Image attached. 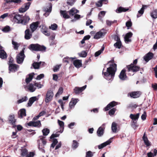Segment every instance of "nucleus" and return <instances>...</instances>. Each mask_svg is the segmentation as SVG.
Wrapping results in <instances>:
<instances>
[{
    "label": "nucleus",
    "instance_id": "9b49d317",
    "mask_svg": "<svg viewBox=\"0 0 157 157\" xmlns=\"http://www.w3.org/2000/svg\"><path fill=\"white\" fill-rule=\"evenodd\" d=\"M28 126H30L40 127L41 124L40 121H37L36 122L33 121H30L27 123Z\"/></svg>",
    "mask_w": 157,
    "mask_h": 157
},
{
    "label": "nucleus",
    "instance_id": "423d86ee",
    "mask_svg": "<svg viewBox=\"0 0 157 157\" xmlns=\"http://www.w3.org/2000/svg\"><path fill=\"white\" fill-rule=\"evenodd\" d=\"M127 67L128 71H132L133 72H136L138 71L140 69L139 67L136 66L132 63L128 66Z\"/></svg>",
    "mask_w": 157,
    "mask_h": 157
},
{
    "label": "nucleus",
    "instance_id": "8fccbe9b",
    "mask_svg": "<svg viewBox=\"0 0 157 157\" xmlns=\"http://www.w3.org/2000/svg\"><path fill=\"white\" fill-rule=\"evenodd\" d=\"M78 54L80 57H85L87 56V53L85 51H82Z\"/></svg>",
    "mask_w": 157,
    "mask_h": 157
},
{
    "label": "nucleus",
    "instance_id": "13d9d810",
    "mask_svg": "<svg viewBox=\"0 0 157 157\" xmlns=\"http://www.w3.org/2000/svg\"><path fill=\"white\" fill-rule=\"evenodd\" d=\"M34 85L35 86L37 87L38 89L40 88L43 86V85L40 84V83H35Z\"/></svg>",
    "mask_w": 157,
    "mask_h": 157
},
{
    "label": "nucleus",
    "instance_id": "338daca9",
    "mask_svg": "<svg viewBox=\"0 0 157 157\" xmlns=\"http://www.w3.org/2000/svg\"><path fill=\"white\" fill-rule=\"evenodd\" d=\"M152 87L154 90H157V84L155 83L152 85Z\"/></svg>",
    "mask_w": 157,
    "mask_h": 157
},
{
    "label": "nucleus",
    "instance_id": "2f4dec72",
    "mask_svg": "<svg viewBox=\"0 0 157 157\" xmlns=\"http://www.w3.org/2000/svg\"><path fill=\"white\" fill-rule=\"evenodd\" d=\"M151 17L154 19L157 18V9L153 10L151 13Z\"/></svg>",
    "mask_w": 157,
    "mask_h": 157
},
{
    "label": "nucleus",
    "instance_id": "58836bf2",
    "mask_svg": "<svg viewBox=\"0 0 157 157\" xmlns=\"http://www.w3.org/2000/svg\"><path fill=\"white\" fill-rule=\"evenodd\" d=\"M12 44L13 45L14 48L15 50H17L18 48L20 45V44L17 43L16 42L14 41L13 40H12Z\"/></svg>",
    "mask_w": 157,
    "mask_h": 157
},
{
    "label": "nucleus",
    "instance_id": "0e129e2a",
    "mask_svg": "<svg viewBox=\"0 0 157 157\" xmlns=\"http://www.w3.org/2000/svg\"><path fill=\"white\" fill-rule=\"evenodd\" d=\"M44 76V75L43 74H42L38 75L36 77V79L37 80H40L41 79L43 78Z\"/></svg>",
    "mask_w": 157,
    "mask_h": 157
},
{
    "label": "nucleus",
    "instance_id": "4be33fe9",
    "mask_svg": "<svg viewBox=\"0 0 157 157\" xmlns=\"http://www.w3.org/2000/svg\"><path fill=\"white\" fill-rule=\"evenodd\" d=\"M117 105V102L114 101H113L109 103L105 108V111H106L109 110L112 107Z\"/></svg>",
    "mask_w": 157,
    "mask_h": 157
},
{
    "label": "nucleus",
    "instance_id": "c9c22d12",
    "mask_svg": "<svg viewBox=\"0 0 157 157\" xmlns=\"http://www.w3.org/2000/svg\"><path fill=\"white\" fill-rule=\"evenodd\" d=\"M60 14L63 18L67 19L70 18V16L68 15L66 11H60Z\"/></svg>",
    "mask_w": 157,
    "mask_h": 157
},
{
    "label": "nucleus",
    "instance_id": "393cba45",
    "mask_svg": "<svg viewBox=\"0 0 157 157\" xmlns=\"http://www.w3.org/2000/svg\"><path fill=\"white\" fill-rule=\"evenodd\" d=\"M140 95L139 92H133L130 93V96L133 98H136L139 97Z\"/></svg>",
    "mask_w": 157,
    "mask_h": 157
},
{
    "label": "nucleus",
    "instance_id": "052dcab7",
    "mask_svg": "<svg viewBox=\"0 0 157 157\" xmlns=\"http://www.w3.org/2000/svg\"><path fill=\"white\" fill-rule=\"evenodd\" d=\"M102 3L101 0H100L96 3V5L98 7H101L102 5Z\"/></svg>",
    "mask_w": 157,
    "mask_h": 157
},
{
    "label": "nucleus",
    "instance_id": "4c0bfd02",
    "mask_svg": "<svg viewBox=\"0 0 157 157\" xmlns=\"http://www.w3.org/2000/svg\"><path fill=\"white\" fill-rule=\"evenodd\" d=\"M139 115L140 114L139 113L135 115L131 114L130 115V117L132 120H136L139 118Z\"/></svg>",
    "mask_w": 157,
    "mask_h": 157
},
{
    "label": "nucleus",
    "instance_id": "412c9836",
    "mask_svg": "<svg viewBox=\"0 0 157 157\" xmlns=\"http://www.w3.org/2000/svg\"><path fill=\"white\" fill-rule=\"evenodd\" d=\"M132 35V33L131 32H129L127 33L124 37V40L125 42L128 43L131 41L129 38H131Z\"/></svg>",
    "mask_w": 157,
    "mask_h": 157
},
{
    "label": "nucleus",
    "instance_id": "7ed1b4c3",
    "mask_svg": "<svg viewBox=\"0 0 157 157\" xmlns=\"http://www.w3.org/2000/svg\"><path fill=\"white\" fill-rule=\"evenodd\" d=\"M24 49L25 48H23L17 56V61L19 64L21 63L24 60L25 57V55L24 54Z\"/></svg>",
    "mask_w": 157,
    "mask_h": 157
},
{
    "label": "nucleus",
    "instance_id": "cd10ccee",
    "mask_svg": "<svg viewBox=\"0 0 157 157\" xmlns=\"http://www.w3.org/2000/svg\"><path fill=\"white\" fill-rule=\"evenodd\" d=\"M145 133L143 137V139L145 145H146L147 146H148L150 145V144L147 137L145 136Z\"/></svg>",
    "mask_w": 157,
    "mask_h": 157
},
{
    "label": "nucleus",
    "instance_id": "f8f14e48",
    "mask_svg": "<svg viewBox=\"0 0 157 157\" xmlns=\"http://www.w3.org/2000/svg\"><path fill=\"white\" fill-rule=\"evenodd\" d=\"M105 124H104L98 129L97 131V134L99 136H101L103 135L104 130L105 128Z\"/></svg>",
    "mask_w": 157,
    "mask_h": 157
},
{
    "label": "nucleus",
    "instance_id": "a211bd4d",
    "mask_svg": "<svg viewBox=\"0 0 157 157\" xmlns=\"http://www.w3.org/2000/svg\"><path fill=\"white\" fill-rule=\"evenodd\" d=\"M18 68V66L15 64H10L9 66V70L12 72L17 71Z\"/></svg>",
    "mask_w": 157,
    "mask_h": 157
},
{
    "label": "nucleus",
    "instance_id": "de8ad7c7",
    "mask_svg": "<svg viewBox=\"0 0 157 157\" xmlns=\"http://www.w3.org/2000/svg\"><path fill=\"white\" fill-rule=\"evenodd\" d=\"M33 66L34 68L36 69H38L39 68L40 66V62H34L33 63Z\"/></svg>",
    "mask_w": 157,
    "mask_h": 157
},
{
    "label": "nucleus",
    "instance_id": "5701e85b",
    "mask_svg": "<svg viewBox=\"0 0 157 157\" xmlns=\"http://www.w3.org/2000/svg\"><path fill=\"white\" fill-rule=\"evenodd\" d=\"M125 70L123 69L122 70L119 75L120 78L122 80H125L127 77L125 74Z\"/></svg>",
    "mask_w": 157,
    "mask_h": 157
},
{
    "label": "nucleus",
    "instance_id": "bf43d9fd",
    "mask_svg": "<svg viewBox=\"0 0 157 157\" xmlns=\"http://www.w3.org/2000/svg\"><path fill=\"white\" fill-rule=\"evenodd\" d=\"M116 109L115 108H113L110 110H109V114L110 115H113L115 111H116Z\"/></svg>",
    "mask_w": 157,
    "mask_h": 157
},
{
    "label": "nucleus",
    "instance_id": "37998d69",
    "mask_svg": "<svg viewBox=\"0 0 157 157\" xmlns=\"http://www.w3.org/2000/svg\"><path fill=\"white\" fill-rule=\"evenodd\" d=\"M28 153V151L26 149H22L21 150V155L23 156H26Z\"/></svg>",
    "mask_w": 157,
    "mask_h": 157
},
{
    "label": "nucleus",
    "instance_id": "f704fd0d",
    "mask_svg": "<svg viewBox=\"0 0 157 157\" xmlns=\"http://www.w3.org/2000/svg\"><path fill=\"white\" fill-rule=\"evenodd\" d=\"M128 10V9H126L122 7H120L116 10V12L117 13H120L122 12H126Z\"/></svg>",
    "mask_w": 157,
    "mask_h": 157
},
{
    "label": "nucleus",
    "instance_id": "680f3d73",
    "mask_svg": "<svg viewBox=\"0 0 157 157\" xmlns=\"http://www.w3.org/2000/svg\"><path fill=\"white\" fill-rule=\"evenodd\" d=\"M75 0H67V3L71 6L75 2Z\"/></svg>",
    "mask_w": 157,
    "mask_h": 157
},
{
    "label": "nucleus",
    "instance_id": "a19ab883",
    "mask_svg": "<svg viewBox=\"0 0 157 157\" xmlns=\"http://www.w3.org/2000/svg\"><path fill=\"white\" fill-rule=\"evenodd\" d=\"M42 132L43 136H46L49 133V130L47 128H44L42 130Z\"/></svg>",
    "mask_w": 157,
    "mask_h": 157
},
{
    "label": "nucleus",
    "instance_id": "1a4fd4ad",
    "mask_svg": "<svg viewBox=\"0 0 157 157\" xmlns=\"http://www.w3.org/2000/svg\"><path fill=\"white\" fill-rule=\"evenodd\" d=\"M39 24V22L37 21L33 22L30 25V28L32 33H33L37 29Z\"/></svg>",
    "mask_w": 157,
    "mask_h": 157
},
{
    "label": "nucleus",
    "instance_id": "e2e57ef3",
    "mask_svg": "<svg viewBox=\"0 0 157 157\" xmlns=\"http://www.w3.org/2000/svg\"><path fill=\"white\" fill-rule=\"evenodd\" d=\"M60 65H57L56 66L53 68V71L54 72L57 71L59 69Z\"/></svg>",
    "mask_w": 157,
    "mask_h": 157
},
{
    "label": "nucleus",
    "instance_id": "c03bdc74",
    "mask_svg": "<svg viewBox=\"0 0 157 157\" xmlns=\"http://www.w3.org/2000/svg\"><path fill=\"white\" fill-rule=\"evenodd\" d=\"M104 49V47H103L102 48L99 50L98 51L96 52L95 53V56H99L102 53V52L103 51Z\"/></svg>",
    "mask_w": 157,
    "mask_h": 157
},
{
    "label": "nucleus",
    "instance_id": "49530a36",
    "mask_svg": "<svg viewBox=\"0 0 157 157\" xmlns=\"http://www.w3.org/2000/svg\"><path fill=\"white\" fill-rule=\"evenodd\" d=\"M78 143L75 140L73 141V143L72 144V147L73 149H75L77 148L78 146Z\"/></svg>",
    "mask_w": 157,
    "mask_h": 157
},
{
    "label": "nucleus",
    "instance_id": "20e7f679",
    "mask_svg": "<svg viewBox=\"0 0 157 157\" xmlns=\"http://www.w3.org/2000/svg\"><path fill=\"white\" fill-rule=\"evenodd\" d=\"M54 95L53 92L52 90H48L46 94V97L45 99V101L46 103H48L52 101Z\"/></svg>",
    "mask_w": 157,
    "mask_h": 157
},
{
    "label": "nucleus",
    "instance_id": "603ef678",
    "mask_svg": "<svg viewBox=\"0 0 157 157\" xmlns=\"http://www.w3.org/2000/svg\"><path fill=\"white\" fill-rule=\"evenodd\" d=\"M57 27V25L56 24H54L52 25L51 26H49V29L53 30H55L56 29Z\"/></svg>",
    "mask_w": 157,
    "mask_h": 157
},
{
    "label": "nucleus",
    "instance_id": "6e6d98bb",
    "mask_svg": "<svg viewBox=\"0 0 157 157\" xmlns=\"http://www.w3.org/2000/svg\"><path fill=\"white\" fill-rule=\"evenodd\" d=\"M10 30V28L9 26H6L2 29V31L6 33L9 31Z\"/></svg>",
    "mask_w": 157,
    "mask_h": 157
},
{
    "label": "nucleus",
    "instance_id": "bb28decb",
    "mask_svg": "<svg viewBox=\"0 0 157 157\" xmlns=\"http://www.w3.org/2000/svg\"><path fill=\"white\" fill-rule=\"evenodd\" d=\"M9 121L12 124L14 125L16 122V120L14 119V115H10L9 117Z\"/></svg>",
    "mask_w": 157,
    "mask_h": 157
},
{
    "label": "nucleus",
    "instance_id": "6e6552de",
    "mask_svg": "<svg viewBox=\"0 0 157 157\" xmlns=\"http://www.w3.org/2000/svg\"><path fill=\"white\" fill-rule=\"evenodd\" d=\"M30 18L29 16L26 14L24 16H22L21 24L24 25H25L29 22Z\"/></svg>",
    "mask_w": 157,
    "mask_h": 157
},
{
    "label": "nucleus",
    "instance_id": "3c124183",
    "mask_svg": "<svg viewBox=\"0 0 157 157\" xmlns=\"http://www.w3.org/2000/svg\"><path fill=\"white\" fill-rule=\"evenodd\" d=\"M28 99L27 97L25 96L24 97L22 98L21 99H19L18 100L17 102L18 103H20L24 101H26Z\"/></svg>",
    "mask_w": 157,
    "mask_h": 157
},
{
    "label": "nucleus",
    "instance_id": "f03ea898",
    "mask_svg": "<svg viewBox=\"0 0 157 157\" xmlns=\"http://www.w3.org/2000/svg\"><path fill=\"white\" fill-rule=\"evenodd\" d=\"M29 48L31 50L35 51H42L45 50L46 49L45 46L38 44H31L29 46Z\"/></svg>",
    "mask_w": 157,
    "mask_h": 157
},
{
    "label": "nucleus",
    "instance_id": "a878e982",
    "mask_svg": "<svg viewBox=\"0 0 157 157\" xmlns=\"http://www.w3.org/2000/svg\"><path fill=\"white\" fill-rule=\"evenodd\" d=\"M34 74L31 73L29 74L26 77L25 79V81L26 83H28L30 82L32 79L33 77L34 76Z\"/></svg>",
    "mask_w": 157,
    "mask_h": 157
},
{
    "label": "nucleus",
    "instance_id": "79ce46f5",
    "mask_svg": "<svg viewBox=\"0 0 157 157\" xmlns=\"http://www.w3.org/2000/svg\"><path fill=\"white\" fill-rule=\"evenodd\" d=\"M144 11V7H142L141 9L138 12V13L137 15V17H140L143 14Z\"/></svg>",
    "mask_w": 157,
    "mask_h": 157
},
{
    "label": "nucleus",
    "instance_id": "f3484780",
    "mask_svg": "<svg viewBox=\"0 0 157 157\" xmlns=\"http://www.w3.org/2000/svg\"><path fill=\"white\" fill-rule=\"evenodd\" d=\"M38 98L36 96L30 98L28 103V106H31L33 103L35 101L38 100Z\"/></svg>",
    "mask_w": 157,
    "mask_h": 157
},
{
    "label": "nucleus",
    "instance_id": "09e8293b",
    "mask_svg": "<svg viewBox=\"0 0 157 157\" xmlns=\"http://www.w3.org/2000/svg\"><path fill=\"white\" fill-rule=\"evenodd\" d=\"M30 4L31 3L30 2H28L27 3H25L22 6V7L27 10L29 9Z\"/></svg>",
    "mask_w": 157,
    "mask_h": 157
},
{
    "label": "nucleus",
    "instance_id": "473e14b6",
    "mask_svg": "<svg viewBox=\"0 0 157 157\" xmlns=\"http://www.w3.org/2000/svg\"><path fill=\"white\" fill-rule=\"evenodd\" d=\"M6 3H8L10 2H14L15 3L20 4L21 2V0H4Z\"/></svg>",
    "mask_w": 157,
    "mask_h": 157
},
{
    "label": "nucleus",
    "instance_id": "f257e3e1",
    "mask_svg": "<svg viewBox=\"0 0 157 157\" xmlns=\"http://www.w3.org/2000/svg\"><path fill=\"white\" fill-rule=\"evenodd\" d=\"M110 64V67L107 68L106 72L103 71V74L104 77L108 80L112 81L114 78L115 73L117 70V64L113 63V60L110 61L109 62Z\"/></svg>",
    "mask_w": 157,
    "mask_h": 157
},
{
    "label": "nucleus",
    "instance_id": "ddd939ff",
    "mask_svg": "<svg viewBox=\"0 0 157 157\" xmlns=\"http://www.w3.org/2000/svg\"><path fill=\"white\" fill-rule=\"evenodd\" d=\"M32 33L29 29H26L25 31V38L26 40L30 39L32 37Z\"/></svg>",
    "mask_w": 157,
    "mask_h": 157
},
{
    "label": "nucleus",
    "instance_id": "ea45409f",
    "mask_svg": "<svg viewBox=\"0 0 157 157\" xmlns=\"http://www.w3.org/2000/svg\"><path fill=\"white\" fill-rule=\"evenodd\" d=\"M111 129L112 131L113 132H116L117 128V124L115 122H113L112 124Z\"/></svg>",
    "mask_w": 157,
    "mask_h": 157
},
{
    "label": "nucleus",
    "instance_id": "9d476101",
    "mask_svg": "<svg viewBox=\"0 0 157 157\" xmlns=\"http://www.w3.org/2000/svg\"><path fill=\"white\" fill-rule=\"evenodd\" d=\"M22 15L17 14L14 15L13 17V20L16 23L21 24Z\"/></svg>",
    "mask_w": 157,
    "mask_h": 157
},
{
    "label": "nucleus",
    "instance_id": "0eeeda50",
    "mask_svg": "<svg viewBox=\"0 0 157 157\" xmlns=\"http://www.w3.org/2000/svg\"><path fill=\"white\" fill-rule=\"evenodd\" d=\"M43 137H44L42 136H40V140H38V142L40 143L41 142V144H39V148L40 150H41L44 151L43 148L44 147V145L46 144V141L45 139H43Z\"/></svg>",
    "mask_w": 157,
    "mask_h": 157
},
{
    "label": "nucleus",
    "instance_id": "39448f33",
    "mask_svg": "<svg viewBox=\"0 0 157 157\" xmlns=\"http://www.w3.org/2000/svg\"><path fill=\"white\" fill-rule=\"evenodd\" d=\"M106 33L105 31L103 29H102L96 33L94 36V38L96 39H100L103 37Z\"/></svg>",
    "mask_w": 157,
    "mask_h": 157
},
{
    "label": "nucleus",
    "instance_id": "b1692460",
    "mask_svg": "<svg viewBox=\"0 0 157 157\" xmlns=\"http://www.w3.org/2000/svg\"><path fill=\"white\" fill-rule=\"evenodd\" d=\"M112 139V138H110L109 140H108L107 141H106L105 142L101 144L100 145H98V148L100 149L101 148H102L104 147H105L107 145H109V144L111 142V139Z\"/></svg>",
    "mask_w": 157,
    "mask_h": 157
},
{
    "label": "nucleus",
    "instance_id": "864d4df0",
    "mask_svg": "<svg viewBox=\"0 0 157 157\" xmlns=\"http://www.w3.org/2000/svg\"><path fill=\"white\" fill-rule=\"evenodd\" d=\"M58 143V141L57 139H54L53 140V142L51 144V147L54 148L55 145Z\"/></svg>",
    "mask_w": 157,
    "mask_h": 157
},
{
    "label": "nucleus",
    "instance_id": "aec40b11",
    "mask_svg": "<svg viewBox=\"0 0 157 157\" xmlns=\"http://www.w3.org/2000/svg\"><path fill=\"white\" fill-rule=\"evenodd\" d=\"M79 11L75 8H73L68 11L70 16H73L77 13H79Z\"/></svg>",
    "mask_w": 157,
    "mask_h": 157
},
{
    "label": "nucleus",
    "instance_id": "c756f323",
    "mask_svg": "<svg viewBox=\"0 0 157 157\" xmlns=\"http://www.w3.org/2000/svg\"><path fill=\"white\" fill-rule=\"evenodd\" d=\"M7 57V55L5 51L3 50H0V58L2 59H6Z\"/></svg>",
    "mask_w": 157,
    "mask_h": 157
},
{
    "label": "nucleus",
    "instance_id": "e433bc0d",
    "mask_svg": "<svg viewBox=\"0 0 157 157\" xmlns=\"http://www.w3.org/2000/svg\"><path fill=\"white\" fill-rule=\"evenodd\" d=\"M28 89L31 92H33L34 91L36 88L35 87V85L32 84H30L28 86Z\"/></svg>",
    "mask_w": 157,
    "mask_h": 157
},
{
    "label": "nucleus",
    "instance_id": "4d7b16f0",
    "mask_svg": "<svg viewBox=\"0 0 157 157\" xmlns=\"http://www.w3.org/2000/svg\"><path fill=\"white\" fill-rule=\"evenodd\" d=\"M93 155L92 153L90 151H89L86 153V157H92Z\"/></svg>",
    "mask_w": 157,
    "mask_h": 157
},
{
    "label": "nucleus",
    "instance_id": "5fc2aeb1",
    "mask_svg": "<svg viewBox=\"0 0 157 157\" xmlns=\"http://www.w3.org/2000/svg\"><path fill=\"white\" fill-rule=\"evenodd\" d=\"M35 155V153L33 152H28L26 157H33Z\"/></svg>",
    "mask_w": 157,
    "mask_h": 157
},
{
    "label": "nucleus",
    "instance_id": "7c9ffc66",
    "mask_svg": "<svg viewBox=\"0 0 157 157\" xmlns=\"http://www.w3.org/2000/svg\"><path fill=\"white\" fill-rule=\"evenodd\" d=\"M73 64L76 67L78 68L81 65V61L78 59L75 60L73 62Z\"/></svg>",
    "mask_w": 157,
    "mask_h": 157
},
{
    "label": "nucleus",
    "instance_id": "69168bd1",
    "mask_svg": "<svg viewBox=\"0 0 157 157\" xmlns=\"http://www.w3.org/2000/svg\"><path fill=\"white\" fill-rule=\"evenodd\" d=\"M19 11L20 13H24L27 10L22 6L21 7L19 8Z\"/></svg>",
    "mask_w": 157,
    "mask_h": 157
},
{
    "label": "nucleus",
    "instance_id": "4468645a",
    "mask_svg": "<svg viewBox=\"0 0 157 157\" xmlns=\"http://www.w3.org/2000/svg\"><path fill=\"white\" fill-rule=\"evenodd\" d=\"M86 86V85L81 87H76L74 89V91L76 94H79L84 90Z\"/></svg>",
    "mask_w": 157,
    "mask_h": 157
},
{
    "label": "nucleus",
    "instance_id": "774afa93",
    "mask_svg": "<svg viewBox=\"0 0 157 157\" xmlns=\"http://www.w3.org/2000/svg\"><path fill=\"white\" fill-rule=\"evenodd\" d=\"M132 23L131 21H127L126 23V26L128 27H129L131 26Z\"/></svg>",
    "mask_w": 157,
    "mask_h": 157
},
{
    "label": "nucleus",
    "instance_id": "a18cd8bd",
    "mask_svg": "<svg viewBox=\"0 0 157 157\" xmlns=\"http://www.w3.org/2000/svg\"><path fill=\"white\" fill-rule=\"evenodd\" d=\"M63 89L62 87L59 88L58 90L56 95V96L57 97L61 95L63 93Z\"/></svg>",
    "mask_w": 157,
    "mask_h": 157
},
{
    "label": "nucleus",
    "instance_id": "2eb2a0df",
    "mask_svg": "<svg viewBox=\"0 0 157 157\" xmlns=\"http://www.w3.org/2000/svg\"><path fill=\"white\" fill-rule=\"evenodd\" d=\"M79 101V100L78 98H72L71 101L69 103V107L70 108H73L77 103Z\"/></svg>",
    "mask_w": 157,
    "mask_h": 157
},
{
    "label": "nucleus",
    "instance_id": "72a5a7b5",
    "mask_svg": "<svg viewBox=\"0 0 157 157\" xmlns=\"http://www.w3.org/2000/svg\"><path fill=\"white\" fill-rule=\"evenodd\" d=\"M58 122L59 124V125L61 129L59 132L61 133L63 132V130L64 129V123L63 121H60L59 120H58Z\"/></svg>",
    "mask_w": 157,
    "mask_h": 157
},
{
    "label": "nucleus",
    "instance_id": "6ab92c4d",
    "mask_svg": "<svg viewBox=\"0 0 157 157\" xmlns=\"http://www.w3.org/2000/svg\"><path fill=\"white\" fill-rule=\"evenodd\" d=\"M153 56V54L151 52H149L144 56V59L146 62H148L151 59Z\"/></svg>",
    "mask_w": 157,
    "mask_h": 157
},
{
    "label": "nucleus",
    "instance_id": "c85d7f7f",
    "mask_svg": "<svg viewBox=\"0 0 157 157\" xmlns=\"http://www.w3.org/2000/svg\"><path fill=\"white\" fill-rule=\"evenodd\" d=\"M19 117L21 118L26 115L25 110L24 109H21L18 112Z\"/></svg>",
    "mask_w": 157,
    "mask_h": 157
},
{
    "label": "nucleus",
    "instance_id": "dca6fc26",
    "mask_svg": "<svg viewBox=\"0 0 157 157\" xmlns=\"http://www.w3.org/2000/svg\"><path fill=\"white\" fill-rule=\"evenodd\" d=\"M115 38L117 42L114 44V46L117 48H120L121 45V43L120 38L118 36H115Z\"/></svg>",
    "mask_w": 157,
    "mask_h": 157
}]
</instances>
